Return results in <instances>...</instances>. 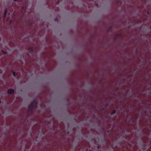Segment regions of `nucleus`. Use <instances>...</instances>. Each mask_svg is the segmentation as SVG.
Wrapping results in <instances>:
<instances>
[{
  "label": "nucleus",
  "instance_id": "1",
  "mask_svg": "<svg viewBox=\"0 0 151 151\" xmlns=\"http://www.w3.org/2000/svg\"><path fill=\"white\" fill-rule=\"evenodd\" d=\"M37 101L34 100L28 106V111L29 112H31L34 109L36 108L37 107Z\"/></svg>",
  "mask_w": 151,
  "mask_h": 151
},
{
  "label": "nucleus",
  "instance_id": "2",
  "mask_svg": "<svg viewBox=\"0 0 151 151\" xmlns=\"http://www.w3.org/2000/svg\"><path fill=\"white\" fill-rule=\"evenodd\" d=\"M14 91L12 89H9L7 91V93L9 94H11L14 93Z\"/></svg>",
  "mask_w": 151,
  "mask_h": 151
},
{
  "label": "nucleus",
  "instance_id": "3",
  "mask_svg": "<svg viewBox=\"0 0 151 151\" xmlns=\"http://www.w3.org/2000/svg\"><path fill=\"white\" fill-rule=\"evenodd\" d=\"M6 12H7V10L6 9H5L4 12V19L5 17H6Z\"/></svg>",
  "mask_w": 151,
  "mask_h": 151
},
{
  "label": "nucleus",
  "instance_id": "4",
  "mask_svg": "<svg viewBox=\"0 0 151 151\" xmlns=\"http://www.w3.org/2000/svg\"><path fill=\"white\" fill-rule=\"evenodd\" d=\"M13 73V75L14 76H16L17 75V73L16 72L14 71H12Z\"/></svg>",
  "mask_w": 151,
  "mask_h": 151
},
{
  "label": "nucleus",
  "instance_id": "5",
  "mask_svg": "<svg viewBox=\"0 0 151 151\" xmlns=\"http://www.w3.org/2000/svg\"><path fill=\"white\" fill-rule=\"evenodd\" d=\"M2 52L4 54H6L7 53V52L6 51H4V50H2Z\"/></svg>",
  "mask_w": 151,
  "mask_h": 151
},
{
  "label": "nucleus",
  "instance_id": "6",
  "mask_svg": "<svg viewBox=\"0 0 151 151\" xmlns=\"http://www.w3.org/2000/svg\"><path fill=\"white\" fill-rule=\"evenodd\" d=\"M29 51L30 52H32V51L33 50V48L32 47H30L29 48Z\"/></svg>",
  "mask_w": 151,
  "mask_h": 151
},
{
  "label": "nucleus",
  "instance_id": "7",
  "mask_svg": "<svg viewBox=\"0 0 151 151\" xmlns=\"http://www.w3.org/2000/svg\"><path fill=\"white\" fill-rule=\"evenodd\" d=\"M115 111H115L114 110L113 112H112L111 113V115H113V114H114L115 113Z\"/></svg>",
  "mask_w": 151,
  "mask_h": 151
},
{
  "label": "nucleus",
  "instance_id": "8",
  "mask_svg": "<svg viewBox=\"0 0 151 151\" xmlns=\"http://www.w3.org/2000/svg\"><path fill=\"white\" fill-rule=\"evenodd\" d=\"M119 35H115L114 37H113V38L114 39L116 37H117Z\"/></svg>",
  "mask_w": 151,
  "mask_h": 151
},
{
  "label": "nucleus",
  "instance_id": "9",
  "mask_svg": "<svg viewBox=\"0 0 151 151\" xmlns=\"http://www.w3.org/2000/svg\"><path fill=\"white\" fill-rule=\"evenodd\" d=\"M58 20V19H57V18H56L55 19V21H56V20Z\"/></svg>",
  "mask_w": 151,
  "mask_h": 151
},
{
  "label": "nucleus",
  "instance_id": "10",
  "mask_svg": "<svg viewBox=\"0 0 151 151\" xmlns=\"http://www.w3.org/2000/svg\"><path fill=\"white\" fill-rule=\"evenodd\" d=\"M11 22H12V20H10V21L9 22H10V23H11Z\"/></svg>",
  "mask_w": 151,
  "mask_h": 151
},
{
  "label": "nucleus",
  "instance_id": "11",
  "mask_svg": "<svg viewBox=\"0 0 151 151\" xmlns=\"http://www.w3.org/2000/svg\"><path fill=\"white\" fill-rule=\"evenodd\" d=\"M58 1L57 2V4H58Z\"/></svg>",
  "mask_w": 151,
  "mask_h": 151
},
{
  "label": "nucleus",
  "instance_id": "12",
  "mask_svg": "<svg viewBox=\"0 0 151 151\" xmlns=\"http://www.w3.org/2000/svg\"><path fill=\"white\" fill-rule=\"evenodd\" d=\"M1 100H0V104L1 103Z\"/></svg>",
  "mask_w": 151,
  "mask_h": 151
},
{
  "label": "nucleus",
  "instance_id": "13",
  "mask_svg": "<svg viewBox=\"0 0 151 151\" xmlns=\"http://www.w3.org/2000/svg\"><path fill=\"white\" fill-rule=\"evenodd\" d=\"M14 0V1H17V0Z\"/></svg>",
  "mask_w": 151,
  "mask_h": 151
},
{
  "label": "nucleus",
  "instance_id": "14",
  "mask_svg": "<svg viewBox=\"0 0 151 151\" xmlns=\"http://www.w3.org/2000/svg\"><path fill=\"white\" fill-rule=\"evenodd\" d=\"M98 148H99V146H98Z\"/></svg>",
  "mask_w": 151,
  "mask_h": 151
}]
</instances>
